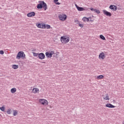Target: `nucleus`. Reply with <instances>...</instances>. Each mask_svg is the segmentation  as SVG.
I'll list each match as a JSON object with an SVG mask.
<instances>
[{
  "label": "nucleus",
  "instance_id": "18",
  "mask_svg": "<svg viewBox=\"0 0 124 124\" xmlns=\"http://www.w3.org/2000/svg\"><path fill=\"white\" fill-rule=\"evenodd\" d=\"M103 99L104 100H110L109 95H108V94H106L105 96H103Z\"/></svg>",
  "mask_w": 124,
  "mask_h": 124
},
{
  "label": "nucleus",
  "instance_id": "2",
  "mask_svg": "<svg viewBox=\"0 0 124 124\" xmlns=\"http://www.w3.org/2000/svg\"><path fill=\"white\" fill-rule=\"evenodd\" d=\"M39 4L37 6L38 9H42L43 8L44 10H47V4L44 2V1H39Z\"/></svg>",
  "mask_w": 124,
  "mask_h": 124
},
{
  "label": "nucleus",
  "instance_id": "14",
  "mask_svg": "<svg viewBox=\"0 0 124 124\" xmlns=\"http://www.w3.org/2000/svg\"><path fill=\"white\" fill-rule=\"evenodd\" d=\"M75 6H76L77 9H78V11H85V9H84V8L81 7H79L76 4H75Z\"/></svg>",
  "mask_w": 124,
  "mask_h": 124
},
{
  "label": "nucleus",
  "instance_id": "30",
  "mask_svg": "<svg viewBox=\"0 0 124 124\" xmlns=\"http://www.w3.org/2000/svg\"><path fill=\"white\" fill-rule=\"evenodd\" d=\"M3 54H4V51L3 50H0V54L3 55Z\"/></svg>",
  "mask_w": 124,
  "mask_h": 124
},
{
  "label": "nucleus",
  "instance_id": "28",
  "mask_svg": "<svg viewBox=\"0 0 124 124\" xmlns=\"http://www.w3.org/2000/svg\"><path fill=\"white\" fill-rule=\"evenodd\" d=\"M97 14H99L100 13V11L97 9H96V11H95Z\"/></svg>",
  "mask_w": 124,
  "mask_h": 124
},
{
  "label": "nucleus",
  "instance_id": "22",
  "mask_svg": "<svg viewBox=\"0 0 124 124\" xmlns=\"http://www.w3.org/2000/svg\"><path fill=\"white\" fill-rule=\"evenodd\" d=\"M58 1H59V0H54V3H55V4H57V5H60V4H61V3Z\"/></svg>",
  "mask_w": 124,
  "mask_h": 124
},
{
  "label": "nucleus",
  "instance_id": "16",
  "mask_svg": "<svg viewBox=\"0 0 124 124\" xmlns=\"http://www.w3.org/2000/svg\"><path fill=\"white\" fill-rule=\"evenodd\" d=\"M106 107L108 108H115V107L111 104L108 103L106 104Z\"/></svg>",
  "mask_w": 124,
  "mask_h": 124
},
{
  "label": "nucleus",
  "instance_id": "31",
  "mask_svg": "<svg viewBox=\"0 0 124 124\" xmlns=\"http://www.w3.org/2000/svg\"><path fill=\"white\" fill-rule=\"evenodd\" d=\"M78 25H79V27H80V28H83V27H84V25L83 24H80L79 23V24H78Z\"/></svg>",
  "mask_w": 124,
  "mask_h": 124
},
{
  "label": "nucleus",
  "instance_id": "13",
  "mask_svg": "<svg viewBox=\"0 0 124 124\" xmlns=\"http://www.w3.org/2000/svg\"><path fill=\"white\" fill-rule=\"evenodd\" d=\"M32 92L33 93H39V89L38 88H33Z\"/></svg>",
  "mask_w": 124,
  "mask_h": 124
},
{
  "label": "nucleus",
  "instance_id": "32",
  "mask_svg": "<svg viewBox=\"0 0 124 124\" xmlns=\"http://www.w3.org/2000/svg\"><path fill=\"white\" fill-rule=\"evenodd\" d=\"M49 108H52V106H49Z\"/></svg>",
  "mask_w": 124,
  "mask_h": 124
},
{
  "label": "nucleus",
  "instance_id": "6",
  "mask_svg": "<svg viewBox=\"0 0 124 124\" xmlns=\"http://www.w3.org/2000/svg\"><path fill=\"white\" fill-rule=\"evenodd\" d=\"M98 59L99 60H100V61H103L106 59V54L104 53L103 52H101L98 56Z\"/></svg>",
  "mask_w": 124,
  "mask_h": 124
},
{
  "label": "nucleus",
  "instance_id": "12",
  "mask_svg": "<svg viewBox=\"0 0 124 124\" xmlns=\"http://www.w3.org/2000/svg\"><path fill=\"white\" fill-rule=\"evenodd\" d=\"M38 58L40 60H44L45 59V54L43 53H41L39 54Z\"/></svg>",
  "mask_w": 124,
  "mask_h": 124
},
{
  "label": "nucleus",
  "instance_id": "10",
  "mask_svg": "<svg viewBox=\"0 0 124 124\" xmlns=\"http://www.w3.org/2000/svg\"><path fill=\"white\" fill-rule=\"evenodd\" d=\"M103 12L104 15H106V16H108V17H111V16H112V14L107 11L106 10H103Z\"/></svg>",
  "mask_w": 124,
  "mask_h": 124
},
{
  "label": "nucleus",
  "instance_id": "26",
  "mask_svg": "<svg viewBox=\"0 0 124 124\" xmlns=\"http://www.w3.org/2000/svg\"><path fill=\"white\" fill-rule=\"evenodd\" d=\"M32 54H33V56L34 57H37L39 56V54L38 53H35V52H32Z\"/></svg>",
  "mask_w": 124,
  "mask_h": 124
},
{
  "label": "nucleus",
  "instance_id": "15",
  "mask_svg": "<svg viewBox=\"0 0 124 124\" xmlns=\"http://www.w3.org/2000/svg\"><path fill=\"white\" fill-rule=\"evenodd\" d=\"M35 16V13L34 12H30L27 14V16L31 17H34Z\"/></svg>",
  "mask_w": 124,
  "mask_h": 124
},
{
  "label": "nucleus",
  "instance_id": "17",
  "mask_svg": "<svg viewBox=\"0 0 124 124\" xmlns=\"http://www.w3.org/2000/svg\"><path fill=\"white\" fill-rule=\"evenodd\" d=\"M103 78H104V76L102 75H100L99 76H97L96 78V79L97 80H102V79H103Z\"/></svg>",
  "mask_w": 124,
  "mask_h": 124
},
{
  "label": "nucleus",
  "instance_id": "21",
  "mask_svg": "<svg viewBox=\"0 0 124 124\" xmlns=\"http://www.w3.org/2000/svg\"><path fill=\"white\" fill-rule=\"evenodd\" d=\"M13 115V116H16L18 115V111L17 110H14Z\"/></svg>",
  "mask_w": 124,
  "mask_h": 124
},
{
  "label": "nucleus",
  "instance_id": "7",
  "mask_svg": "<svg viewBox=\"0 0 124 124\" xmlns=\"http://www.w3.org/2000/svg\"><path fill=\"white\" fill-rule=\"evenodd\" d=\"M54 54H55V51L53 50H50L46 52V58H52Z\"/></svg>",
  "mask_w": 124,
  "mask_h": 124
},
{
  "label": "nucleus",
  "instance_id": "23",
  "mask_svg": "<svg viewBox=\"0 0 124 124\" xmlns=\"http://www.w3.org/2000/svg\"><path fill=\"white\" fill-rule=\"evenodd\" d=\"M0 110H1V111H2V112H4V111L5 110V107H4V106L0 107Z\"/></svg>",
  "mask_w": 124,
  "mask_h": 124
},
{
  "label": "nucleus",
  "instance_id": "29",
  "mask_svg": "<svg viewBox=\"0 0 124 124\" xmlns=\"http://www.w3.org/2000/svg\"><path fill=\"white\" fill-rule=\"evenodd\" d=\"M90 10H91V11H94L95 12L96 9H93V8H90Z\"/></svg>",
  "mask_w": 124,
  "mask_h": 124
},
{
  "label": "nucleus",
  "instance_id": "5",
  "mask_svg": "<svg viewBox=\"0 0 124 124\" xmlns=\"http://www.w3.org/2000/svg\"><path fill=\"white\" fill-rule=\"evenodd\" d=\"M25 58H26V55L24 53V51H19L17 54L16 59L17 60H20V59H24Z\"/></svg>",
  "mask_w": 124,
  "mask_h": 124
},
{
  "label": "nucleus",
  "instance_id": "27",
  "mask_svg": "<svg viewBox=\"0 0 124 124\" xmlns=\"http://www.w3.org/2000/svg\"><path fill=\"white\" fill-rule=\"evenodd\" d=\"M75 23L78 24V25H80V21L77 19L75 20Z\"/></svg>",
  "mask_w": 124,
  "mask_h": 124
},
{
  "label": "nucleus",
  "instance_id": "8",
  "mask_svg": "<svg viewBox=\"0 0 124 124\" xmlns=\"http://www.w3.org/2000/svg\"><path fill=\"white\" fill-rule=\"evenodd\" d=\"M58 17L60 21H65L67 18V16H66V15L62 14L60 15Z\"/></svg>",
  "mask_w": 124,
  "mask_h": 124
},
{
  "label": "nucleus",
  "instance_id": "25",
  "mask_svg": "<svg viewBox=\"0 0 124 124\" xmlns=\"http://www.w3.org/2000/svg\"><path fill=\"white\" fill-rule=\"evenodd\" d=\"M100 38H101V39H102V40H105V37H104V36H103V35H100Z\"/></svg>",
  "mask_w": 124,
  "mask_h": 124
},
{
  "label": "nucleus",
  "instance_id": "4",
  "mask_svg": "<svg viewBox=\"0 0 124 124\" xmlns=\"http://www.w3.org/2000/svg\"><path fill=\"white\" fill-rule=\"evenodd\" d=\"M39 103L45 107H46V106H48V105H49V102H48V100L45 98L39 99Z\"/></svg>",
  "mask_w": 124,
  "mask_h": 124
},
{
  "label": "nucleus",
  "instance_id": "11",
  "mask_svg": "<svg viewBox=\"0 0 124 124\" xmlns=\"http://www.w3.org/2000/svg\"><path fill=\"white\" fill-rule=\"evenodd\" d=\"M109 8L111 9V10H113V11H117V6L115 5H110Z\"/></svg>",
  "mask_w": 124,
  "mask_h": 124
},
{
  "label": "nucleus",
  "instance_id": "1",
  "mask_svg": "<svg viewBox=\"0 0 124 124\" xmlns=\"http://www.w3.org/2000/svg\"><path fill=\"white\" fill-rule=\"evenodd\" d=\"M60 40L62 44H66L70 41V38L68 35H64L61 37Z\"/></svg>",
  "mask_w": 124,
  "mask_h": 124
},
{
  "label": "nucleus",
  "instance_id": "20",
  "mask_svg": "<svg viewBox=\"0 0 124 124\" xmlns=\"http://www.w3.org/2000/svg\"><path fill=\"white\" fill-rule=\"evenodd\" d=\"M12 67L14 69H17V68H19V65L14 64L12 65Z\"/></svg>",
  "mask_w": 124,
  "mask_h": 124
},
{
  "label": "nucleus",
  "instance_id": "9",
  "mask_svg": "<svg viewBox=\"0 0 124 124\" xmlns=\"http://www.w3.org/2000/svg\"><path fill=\"white\" fill-rule=\"evenodd\" d=\"M82 21L83 22H93V20H92V17H83L82 18Z\"/></svg>",
  "mask_w": 124,
  "mask_h": 124
},
{
  "label": "nucleus",
  "instance_id": "24",
  "mask_svg": "<svg viewBox=\"0 0 124 124\" xmlns=\"http://www.w3.org/2000/svg\"><path fill=\"white\" fill-rule=\"evenodd\" d=\"M12 112V110L11 109H8L7 110V114H8V115H10Z\"/></svg>",
  "mask_w": 124,
  "mask_h": 124
},
{
  "label": "nucleus",
  "instance_id": "3",
  "mask_svg": "<svg viewBox=\"0 0 124 124\" xmlns=\"http://www.w3.org/2000/svg\"><path fill=\"white\" fill-rule=\"evenodd\" d=\"M36 26L37 28H39V29H47L48 30H49V29H51V26L49 25H46L44 23H37L36 24Z\"/></svg>",
  "mask_w": 124,
  "mask_h": 124
},
{
  "label": "nucleus",
  "instance_id": "19",
  "mask_svg": "<svg viewBox=\"0 0 124 124\" xmlns=\"http://www.w3.org/2000/svg\"><path fill=\"white\" fill-rule=\"evenodd\" d=\"M17 92V89L16 88H13L11 89V93H15Z\"/></svg>",
  "mask_w": 124,
  "mask_h": 124
}]
</instances>
